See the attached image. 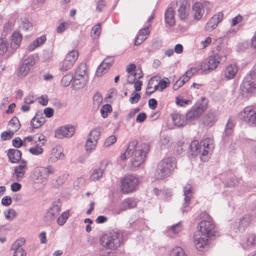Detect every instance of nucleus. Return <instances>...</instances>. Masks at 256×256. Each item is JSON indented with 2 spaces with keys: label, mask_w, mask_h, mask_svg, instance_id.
Returning a JSON list of instances; mask_svg holds the SVG:
<instances>
[{
  "label": "nucleus",
  "mask_w": 256,
  "mask_h": 256,
  "mask_svg": "<svg viewBox=\"0 0 256 256\" xmlns=\"http://www.w3.org/2000/svg\"><path fill=\"white\" fill-rule=\"evenodd\" d=\"M240 115L246 123L250 125L256 124V107L252 106H246Z\"/></svg>",
  "instance_id": "obj_11"
},
{
  "label": "nucleus",
  "mask_w": 256,
  "mask_h": 256,
  "mask_svg": "<svg viewBox=\"0 0 256 256\" xmlns=\"http://www.w3.org/2000/svg\"><path fill=\"white\" fill-rule=\"evenodd\" d=\"M164 18L166 24L168 26H172L175 24L174 11L172 8H168L166 10L165 12Z\"/></svg>",
  "instance_id": "obj_32"
},
{
  "label": "nucleus",
  "mask_w": 256,
  "mask_h": 256,
  "mask_svg": "<svg viewBox=\"0 0 256 256\" xmlns=\"http://www.w3.org/2000/svg\"><path fill=\"white\" fill-rule=\"evenodd\" d=\"M176 167V162L174 158L168 157L162 159L158 164L154 178L162 180L169 176Z\"/></svg>",
  "instance_id": "obj_4"
},
{
  "label": "nucleus",
  "mask_w": 256,
  "mask_h": 256,
  "mask_svg": "<svg viewBox=\"0 0 256 256\" xmlns=\"http://www.w3.org/2000/svg\"><path fill=\"white\" fill-rule=\"evenodd\" d=\"M32 178L36 184H44L48 180L46 174H44L40 167L34 169L32 174Z\"/></svg>",
  "instance_id": "obj_23"
},
{
  "label": "nucleus",
  "mask_w": 256,
  "mask_h": 256,
  "mask_svg": "<svg viewBox=\"0 0 256 256\" xmlns=\"http://www.w3.org/2000/svg\"><path fill=\"white\" fill-rule=\"evenodd\" d=\"M172 118L174 124L178 127H183L188 122L186 115L184 116L179 113L172 114Z\"/></svg>",
  "instance_id": "obj_22"
},
{
  "label": "nucleus",
  "mask_w": 256,
  "mask_h": 256,
  "mask_svg": "<svg viewBox=\"0 0 256 256\" xmlns=\"http://www.w3.org/2000/svg\"><path fill=\"white\" fill-rule=\"evenodd\" d=\"M160 87V91L162 92L170 84V82L168 78L162 79L158 82Z\"/></svg>",
  "instance_id": "obj_59"
},
{
  "label": "nucleus",
  "mask_w": 256,
  "mask_h": 256,
  "mask_svg": "<svg viewBox=\"0 0 256 256\" xmlns=\"http://www.w3.org/2000/svg\"><path fill=\"white\" fill-rule=\"evenodd\" d=\"M94 104L96 106H100L102 101V97L100 94L96 92L93 96Z\"/></svg>",
  "instance_id": "obj_62"
},
{
  "label": "nucleus",
  "mask_w": 256,
  "mask_h": 256,
  "mask_svg": "<svg viewBox=\"0 0 256 256\" xmlns=\"http://www.w3.org/2000/svg\"><path fill=\"white\" fill-rule=\"evenodd\" d=\"M86 66L84 64H80L76 68L75 72L76 76L79 75L80 76H84L88 78V74L87 72Z\"/></svg>",
  "instance_id": "obj_38"
},
{
  "label": "nucleus",
  "mask_w": 256,
  "mask_h": 256,
  "mask_svg": "<svg viewBox=\"0 0 256 256\" xmlns=\"http://www.w3.org/2000/svg\"><path fill=\"white\" fill-rule=\"evenodd\" d=\"M243 17L240 14H238L236 16L234 17L231 22V26H234L236 24H240L242 21Z\"/></svg>",
  "instance_id": "obj_63"
},
{
  "label": "nucleus",
  "mask_w": 256,
  "mask_h": 256,
  "mask_svg": "<svg viewBox=\"0 0 256 256\" xmlns=\"http://www.w3.org/2000/svg\"><path fill=\"white\" fill-rule=\"evenodd\" d=\"M208 100L205 98H201L196 103L186 112L188 122L196 120L202 115L208 108Z\"/></svg>",
  "instance_id": "obj_5"
},
{
  "label": "nucleus",
  "mask_w": 256,
  "mask_h": 256,
  "mask_svg": "<svg viewBox=\"0 0 256 256\" xmlns=\"http://www.w3.org/2000/svg\"><path fill=\"white\" fill-rule=\"evenodd\" d=\"M100 135V128H95L90 131L85 144V150L87 152H91L96 149Z\"/></svg>",
  "instance_id": "obj_10"
},
{
  "label": "nucleus",
  "mask_w": 256,
  "mask_h": 256,
  "mask_svg": "<svg viewBox=\"0 0 256 256\" xmlns=\"http://www.w3.org/2000/svg\"><path fill=\"white\" fill-rule=\"evenodd\" d=\"M225 59V56H220L218 54L210 56L208 59L202 63L200 69L204 72L212 71L216 68L222 60H224Z\"/></svg>",
  "instance_id": "obj_8"
},
{
  "label": "nucleus",
  "mask_w": 256,
  "mask_h": 256,
  "mask_svg": "<svg viewBox=\"0 0 256 256\" xmlns=\"http://www.w3.org/2000/svg\"><path fill=\"white\" fill-rule=\"evenodd\" d=\"M75 132V128L72 126H66L56 130L55 136L58 138L71 137Z\"/></svg>",
  "instance_id": "obj_15"
},
{
  "label": "nucleus",
  "mask_w": 256,
  "mask_h": 256,
  "mask_svg": "<svg viewBox=\"0 0 256 256\" xmlns=\"http://www.w3.org/2000/svg\"><path fill=\"white\" fill-rule=\"evenodd\" d=\"M140 182L138 178L133 174L126 176L121 180L120 190L122 194H128L136 190Z\"/></svg>",
  "instance_id": "obj_7"
},
{
  "label": "nucleus",
  "mask_w": 256,
  "mask_h": 256,
  "mask_svg": "<svg viewBox=\"0 0 256 256\" xmlns=\"http://www.w3.org/2000/svg\"><path fill=\"white\" fill-rule=\"evenodd\" d=\"M4 214L6 220L11 221L16 216L17 213L14 209L8 208L4 211Z\"/></svg>",
  "instance_id": "obj_39"
},
{
  "label": "nucleus",
  "mask_w": 256,
  "mask_h": 256,
  "mask_svg": "<svg viewBox=\"0 0 256 256\" xmlns=\"http://www.w3.org/2000/svg\"><path fill=\"white\" fill-rule=\"evenodd\" d=\"M178 146L180 148L182 151L185 150L187 148L190 149L192 155L196 156L201 154V159L204 161L208 160V156L213 151L214 148V140L211 138H206L201 141L199 144L198 142L194 140L190 144L185 143L181 140L178 142Z\"/></svg>",
  "instance_id": "obj_1"
},
{
  "label": "nucleus",
  "mask_w": 256,
  "mask_h": 256,
  "mask_svg": "<svg viewBox=\"0 0 256 256\" xmlns=\"http://www.w3.org/2000/svg\"><path fill=\"white\" fill-rule=\"evenodd\" d=\"M107 165L108 163L106 162L100 168L94 170L90 176V180L93 181L98 180L102 176Z\"/></svg>",
  "instance_id": "obj_29"
},
{
  "label": "nucleus",
  "mask_w": 256,
  "mask_h": 256,
  "mask_svg": "<svg viewBox=\"0 0 256 256\" xmlns=\"http://www.w3.org/2000/svg\"><path fill=\"white\" fill-rule=\"evenodd\" d=\"M238 70V67L236 64H230L226 67L223 72V74L226 78L231 80L234 78Z\"/></svg>",
  "instance_id": "obj_25"
},
{
  "label": "nucleus",
  "mask_w": 256,
  "mask_h": 256,
  "mask_svg": "<svg viewBox=\"0 0 256 256\" xmlns=\"http://www.w3.org/2000/svg\"><path fill=\"white\" fill-rule=\"evenodd\" d=\"M73 80V76L72 74H68L62 78V82L64 86H68L70 83Z\"/></svg>",
  "instance_id": "obj_53"
},
{
  "label": "nucleus",
  "mask_w": 256,
  "mask_h": 256,
  "mask_svg": "<svg viewBox=\"0 0 256 256\" xmlns=\"http://www.w3.org/2000/svg\"><path fill=\"white\" fill-rule=\"evenodd\" d=\"M251 221V216L248 214H246L240 218L238 222H236L234 225V230L236 232L242 228L244 229L247 226Z\"/></svg>",
  "instance_id": "obj_24"
},
{
  "label": "nucleus",
  "mask_w": 256,
  "mask_h": 256,
  "mask_svg": "<svg viewBox=\"0 0 256 256\" xmlns=\"http://www.w3.org/2000/svg\"><path fill=\"white\" fill-rule=\"evenodd\" d=\"M198 69L196 68H192L188 69L182 76L187 78L188 80L196 72H198Z\"/></svg>",
  "instance_id": "obj_52"
},
{
  "label": "nucleus",
  "mask_w": 256,
  "mask_h": 256,
  "mask_svg": "<svg viewBox=\"0 0 256 256\" xmlns=\"http://www.w3.org/2000/svg\"><path fill=\"white\" fill-rule=\"evenodd\" d=\"M61 209V205L58 202L53 203L47 210L46 218L48 221L54 220L59 214Z\"/></svg>",
  "instance_id": "obj_17"
},
{
  "label": "nucleus",
  "mask_w": 256,
  "mask_h": 256,
  "mask_svg": "<svg viewBox=\"0 0 256 256\" xmlns=\"http://www.w3.org/2000/svg\"><path fill=\"white\" fill-rule=\"evenodd\" d=\"M140 98V95L134 91L132 93V96L130 98L129 101L132 104L136 103Z\"/></svg>",
  "instance_id": "obj_58"
},
{
  "label": "nucleus",
  "mask_w": 256,
  "mask_h": 256,
  "mask_svg": "<svg viewBox=\"0 0 256 256\" xmlns=\"http://www.w3.org/2000/svg\"><path fill=\"white\" fill-rule=\"evenodd\" d=\"M123 235L118 230H112L102 236L100 238V245L104 248L114 250L123 243Z\"/></svg>",
  "instance_id": "obj_3"
},
{
  "label": "nucleus",
  "mask_w": 256,
  "mask_h": 256,
  "mask_svg": "<svg viewBox=\"0 0 256 256\" xmlns=\"http://www.w3.org/2000/svg\"><path fill=\"white\" fill-rule=\"evenodd\" d=\"M137 205V202L133 198H126L118 206L119 214L120 212L126 210L135 208Z\"/></svg>",
  "instance_id": "obj_20"
},
{
  "label": "nucleus",
  "mask_w": 256,
  "mask_h": 256,
  "mask_svg": "<svg viewBox=\"0 0 256 256\" xmlns=\"http://www.w3.org/2000/svg\"><path fill=\"white\" fill-rule=\"evenodd\" d=\"M29 152L33 155L38 156L43 152V148L40 144H36L29 149Z\"/></svg>",
  "instance_id": "obj_43"
},
{
  "label": "nucleus",
  "mask_w": 256,
  "mask_h": 256,
  "mask_svg": "<svg viewBox=\"0 0 256 256\" xmlns=\"http://www.w3.org/2000/svg\"><path fill=\"white\" fill-rule=\"evenodd\" d=\"M35 64V59L32 56H30L24 59L16 72V75L20 78H24Z\"/></svg>",
  "instance_id": "obj_9"
},
{
  "label": "nucleus",
  "mask_w": 256,
  "mask_h": 256,
  "mask_svg": "<svg viewBox=\"0 0 256 256\" xmlns=\"http://www.w3.org/2000/svg\"><path fill=\"white\" fill-rule=\"evenodd\" d=\"M9 160L12 163H16L19 161L21 158V152L18 150L12 149L10 150L8 153Z\"/></svg>",
  "instance_id": "obj_35"
},
{
  "label": "nucleus",
  "mask_w": 256,
  "mask_h": 256,
  "mask_svg": "<svg viewBox=\"0 0 256 256\" xmlns=\"http://www.w3.org/2000/svg\"><path fill=\"white\" fill-rule=\"evenodd\" d=\"M88 78L84 76H80L79 75L73 77L72 86L74 89L78 90L82 88L86 84Z\"/></svg>",
  "instance_id": "obj_26"
},
{
  "label": "nucleus",
  "mask_w": 256,
  "mask_h": 256,
  "mask_svg": "<svg viewBox=\"0 0 256 256\" xmlns=\"http://www.w3.org/2000/svg\"><path fill=\"white\" fill-rule=\"evenodd\" d=\"M170 256H186L183 250L180 247L174 248L170 252Z\"/></svg>",
  "instance_id": "obj_51"
},
{
  "label": "nucleus",
  "mask_w": 256,
  "mask_h": 256,
  "mask_svg": "<svg viewBox=\"0 0 256 256\" xmlns=\"http://www.w3.org/2000/svg\"><path fill=\"white\" fill-rule=\"evenodd\" d=\"M46 142L45 136L43 134L36 135L34 136V142L37 143L39 142L42 146Z\"/></svg>",
  "instance_id": "obj_61"
},
{
  "label": "nucleus",
  "mask_w": 256,
  "mask_h": 256,
  "mask_svg": "<svg viewBox=\"0 0 256 256\" xmlns=\"http://www.w3.org/2000/svg\"><path fill=\"white\" fill-rule=\"evenodd\" d=\"M184 202L181 210L182 212L190 210V205L192 196V187L190 184H187L184 188Z\"/></svg>",
  "instance_id": "obj_14"
},
{
  "label": "nucleus",
  "mask_w": 256,
  "mask_h": 256,
  "mask_svg": "<svg viewBox=\"0 0 256 256\" xmlns=\"http://www.w3.org/2000/svg\"><path fill=\"white\" fill-rule=\"evenodd\" d=\"M200 218L203 220L198 225V232L201 234L210 236L212 234L215 225L212 218L206 212L200 214Z\"/></svg>",
  "instance_id": "obj_6"
},
{
  "label": "nucleus",
  "mask_w": 256,
  "mask_h": 256,
  "mask_svg": "<svg viewBox=\"0 0 256 256\" xmlns=\"http://www.w3.org/2000/svg\"><path fill=\"white\" fill-rule=\"evenodd\" d=\"M208 236L196 232L194 236V244L196 248L199 251H202L208 245Z\"/></svg>",
  "instance_id": "obj_13"
},
{
  "label": "nucleus",
  "mask_w": 256,
  "mask_h": 256,
  "mask_svg": "<svg viewBox=\"0 0 256 256\" xmlns=\"http://www.w3.org/2000/svg\"><path fill=\"white\" fill-rule=\"evenodd\" d=\"M149 151V146L143 143L138 145L136 140L130 142L127 147V156L130 158L132 166L138 168L144 162L146 154Z\"/></svg>",
  "instance_id": "obj_2"
},
{
  "label": "nucleus",
  "mask_w": 256,
  "mask_h": 256,
  "mask_svg": "<svg viewBox=\"0 0 256 256\" xmlns=\"http://www.w3.org/2000/svg\"><path fill=\"white\" fill-rule=\"evenodd\" d=\"M22 38V36L19 32H13L12 36L10 45L12 49H16L19 47L21 43Z\"/></svg>",
  "instance_id": "obj_34"
},
{
  "label": "nucleus",
  "mask_w": 256,
  "mask_h": 256,
  "mask_svg": "<svg viewBox=\"0 0 256 256\" xmlns=\"http://www.w3.org/2000/svg\"><path fill=\"white\" fill-rule=\"evenodd\" d=\"M190 5L186 2H183L178 10V16L180 19L186 22L190 14Z\"/></svg>",
  "instance_id": "obj_18"
},
{
  "label": "nucleus",
  "mask_w": 256,
  "mask_h": 256,
  "mask_svg": "<svg viewBox=\"0 0 256 256\" xmlns=\"http://www.w3.org/2000/svg\"><path fill=\"white\" fill-rule=\"evenodd\" d=\"M224 17L222 12H218L215 14L206 23L205 30L207 32H210L215 29L218 24L222 21Z\"/></svg>",
  "instance_id": "obj_16"
},
{
  "label": "nucleus",
  "mask_w": 256,
  "mask_h": 256,
  "mask_svg": "<svg viewBox=\"0 0 256 256\" xmlns=\"http://www.w3.org/2000/svg\"><path fill=\"white\" fill-rule=\"evenodd\" d=\"M72 22L70 21H66L62 22L56 28V32L58 34H62L66 30Z\"/></svg>",
  "instance_id": "obj_42"
},
{
  "label": "nucleus",
  "mask_w": 256,
  "mask_h": 256,
  "mask_svg": "<svg viewBox=\"0 0 256 256\" xmlns=\"http://www.w3.org/2000/svg\"><path fill=\"white\" fill-rule=\"evenodd\" d=\"M112 111V108L109 104L104 105L100 109V114L102 118H106L108 114Z\"/></svg>",
  "instance_id": "obj_45"
},
{
  "label": "nucleus",
  "mask_w": 256,
  "mask_h": 256,
  "mask_svg": "<svg viewBox=\"0 0 256 256\" xmlns=\"http://www.w3.org/2000/svg\"><path fill=\"white\" fill-rule=\"evenodd\" d=\"M116 141V137L115 136H114V135H112L110 136L109 137H108L104 143V146L105 147H108V146H110L114 144Z\"/></svg>",
  "instance_id": "obj_57"
},
{
  "label": "nucleus",
  "mask_w": 256,
  "mask_h": 256,
  "mask_svg": "<svg viewBox=\"0 0 256 256\" xmlns=\"http://www.w3.org/2000/svg\"><path fill=\"white\" fill-rule=\"evenodd\" d=\"M96 10L101 12L106 6V2L104 0H96Z\"/></svg>",
  "instance_id": "obj_55"
},
{
  "label": "nucleus",
  "mask_w": 256,
  "mask_h": 256,
  "mask_svg": "<svg viewBox=\"0 0 256 256\" xmlns=\"http://www.w3.org/2000/svg\"><path fill=\"white\" fill-rule=\"evenodd\" d=\"M46 120L43 117L34 116L30 122L32 128H38L42 126L45 122Z\"/></svg>",
  "instance_id": "obj_36"
},
{
  "label": "nucleus",
  "mask_w": 256,
  "mask_h": 256,
  "mask_svg": "<svg viewBox=\"0 0 256 256\" xmlns=\"http://www.w3.org/2000/svg\"><path fill=\"white\" fill-rule=\"evenodd\" d=\"M14 132L11 130L4 132L1 134V138L4 140H10L14 136Z\"/></svg>",
  "instance_id": "obj_54"
},
{
  "label": "nucleus",
  "mask_w": 256,
  "mask_h": 256,
  "mask_svg": "<svg viewBox=\"0 0 256 256\" xmlns=\"http://www.w3.org/2000/svg\"><path fill=\"white\" fill-rule=\"evenodd\" d=\"M69 211L66 210L63 212L60 216L57 218V223L59 226H63L66 222L67 219L68 218Z\"/></svg>",
  "instance_id": "obj_40"
},
{
  "label": "nucleus",
  "mask_w": 256,
  "mask_h": 256,
  "mask_svg": "<svg viewBox=\"0 0 256 256\" xmlns=\"http://www.w3.org/2000/svg\"><path fill=\"white\" fill-rule=\"evenodd\" d=\"M182 230V226L180 223H178L174 225L171 226L169 228L170 232H172L174 234H178Z\"/></svg>",
  "instance_id": "obj_56"
},
{
  "label": "nucleus",
  "mask_w": 256,
  "mask_h": 256,
  "mask_svg": "<svg viewBox=\"0 0 256 256\" xmlns=\"http://www.w3.org/2000/svg\"><path fill=\"white\" fill-rule=\"evenodd\" d=\"M114 62V58L113 57L108 56L100 64L108 70L113 64Z\"/></svg>",
  "instance_id": "obj_48"
},
{
  "label": "nucleus",
  "mask_w": 256,
  "mask_h": 256,
  "mask_svg": "<svg viewBox=\"0 0 256 256\" xmlns=\"http://www.w3.org/2000/svg\"><path fill=\"white\" fill-rule=\"evenodd\" d=\"M24 242L22 239L18 240L16 241L12 246L11 250L14 251L12 256H26V252L22 247Z\"/></svg>",
  "instance_id": "obj_19"
},
{
  "label": "nucleus",
  "mask_w": 256,
  "mask_h": 256,
  "mask_svg": "<svg viewBox=\"0 0 256 256\" xmlns=\"http://www.w3.org/2000/svg\"><path fill=\"white\" fill-rule=\"evenodd\" d=\"M28 169L27 162L22 160L18 166L14 168L12 178L14 181L21 182L24 178L26 171Z\"/></svg>",
  "instance_id": "obj_12"
},
{
  "label": "nucleus",
  "mask_w": 256,
  "mask_h": 256,
  "mask_svg": "<svg viewBox=\"0 0 256 256\" xmlns=\"http://www.w3.org/2000/svg\"><path fill=\"white\" fill-rule=\"evenodd\" d=\"M217 120L215 112L210 110L204 116L203 123L208 127H212Z\"/></svg>",
  "instance_id": "obj_28"
},
{
  "label": "nucleus",
  "mask_w": 256,
  "mask_h": 256,
  "mask_svg": "<svg viewBox=\"0 0 256 256\" xmlns=\"http://www.w3.org/2000/svg\"><path fill=\"white\" fill-rule=\"evenodd\" d=\"M242 244L244 247L249 248L256 246V234H248L242 240Z\"/></svg>",
  "instance_id": "obj_30"
},
{
  "label": "nucleus",
  "mask_w": 256,
  "mask_h": 256,
  "mask_svg": "<svg viewBox=\"0 0 256 256\" xmlns=\"http://www.w3.org/2000/svg\"><path fill=\"white\" fill-rule=\"evenodd\" d=\"M46 41V37L45 36H42L38 38L36 40H34L27 47L26 49L30 52L33 51L36 48L44 44Z\"/></svg>",
  "instance_id": "obj_31"
},
{
  "label": "nucleus",
  "mask_w": 256,
  "mask_h": 256,
  "mask_svg": "<svg viewBox=\"0 0 256 256\" xmlns=\"http://www.w3.org/2000/svg\"><path fill=\"white\" fill-rule=\"evenodd\" d=\"M44 174H46V177L48 180V176L50 174H53L55 172V169L52 165H48L46 166L40 167Z\"/></svg>",
  "instance_id": "obj_44"
},
{
  "label": "nucleus",
  "mask_w": 256,
  "mask_h": 256,
  "mask_svg": "<svg viewBox=\"0 0 256 256\" xmlns=\"http://www.w3.org/2000/svg\"><path fill=\"white\" fill-rule=\"evenodd\" d=\"M72 67L73 66L64 60L62 65L60 68V70L62 72H66L70 70Z\"/></svg>",
  "instance_id": "obj_60"
},
{
  "label": "nucleus",
  "mask_w": 256,
  "mask_h": 256,
  "mask_svg": "<svg viewBox=\"0 0 256 256\" xmlns=\"http://www.w3.org/2000/svg\"><path fill=\"white\" fill-rule=\"evenodd\" d=\"M101 25L98 23L94 25L92 29V36L94 38H98L101 34Z\"/></svg>",
  "instance_id": "obj_41"
},
{
  "label": "nucleus",
  "mask_w": 256,
  "mask_h": 256,
  "mask_svg": "<svg viewBox=\"0 0 256 256\" xmlns=\"http://www.w3.org/2000/svg\"><path fill=\"white\" fill-rule=\"evenodd\" d=\"M173 140L168 136L164 135L160 137L159 144L162 150H166L171 146Z\"/></svg>",
  "instance_id": "obj_33"
},
{
  "label": "nucleus",
  "mask_w": 256,
  "mask_h": 256,
  "mask_svg": "<svg viewBox=\"0 0 256 256\" xmlns=\"http://www.w3.org/2000/svg\"><path fill=\"white\" fill-rule=\"evenodd\" d=\"M234 126V122L230 119H229L225 128V134L228 136H230L233 132Z\"/></svg>",
  "instance_id": "obj_46"
},
{
  "label": "nucleus",
  "mask_w": 256,
  "mask_h": 256,
  "mask_svg": "<svg viewBox=\"0 0 256 256\" xmlns=\"http://www.w3.org/2000/svg\"><path fill=\"white\" fill-rule=\"evenodd\" d=\"M24 104H30L35 102V98L33 94H30L24 98Z\"/></svg>",
  "instance_id": "obj_64"
},
{
  "label": "nucleus",
  "mask_w": 256,
  "mask_h": 256,
  "mask_svg": "<svg viewBox=\"0 0 256 256\" xmlns=\"http://www.w3.org/2000/svg\"><path fill=\"white\" fill-rule=\"evenodd\" d=\"M192 10L194 18L197 20H200L204 12L203 5L200 2H196L193 4Z\"/></svg>",
  "instance_id": "obj_27"
},
{
  "label": "nucleus",
  "mask_w": 256,
  "mask_h": 256,
  "mask_svg": "<svg viewBox=\"0 0 256 256\" xmlns=\"http://www.w3.org/2000/svg\"><path fill=\"white\" fill-rule=\"evenodd\" d=\"M8 126L11 130L16 132L20 128V123L18 118L14 116L9 122Z\"/></svg>",
  "instance_id": "obj_37"
},
{
  "label": "nucleus",
  "mask_w": 256,
  "mask_h": 256,
  "mask_svg": "<svg viewBox=\"0 0 256 256\" xmlns=\"http://www.w3.org/2000/svg\"><path fill=\"white\" fill-rule=\"evenodd\" d=\"M78 56V52L77 50H72L70 51L66 56V58H68L70 60L75 64Z\"/></svg>",
  "instance_id": "obj_49"
},
{
  "label": "nucleus",
  "mask_w": 256,
  "mask_h": 256,
  "mask_svg": "<svg viewBox=\"0 0 256 256\" xmlns=\"http://www.w3.org/2000/svg\"><path fill=\"white\" fill-rule=\"evenodd\" d=\"M176 103L178 106H184L191 104L192 102L189 100H184L182 97L177 96L176 98Z\"/></svg>",
  "instance_id": "obj_50"
},
{
  "label": "nucleus",
  "mask_w": 256,
  "mask_h": 256,
  "mask_svg": "<svg viewBox=\"0 0 256 256\" xmlns=\"http://www.w3.org/2000/svg\"><path fill=\"white\" fill-rule=\"evenodd\" d=\"M8 44L4 38H0V55L4 56L8 50Z\"/></svg>",
  "instance_id": "obj_47"
},
{
  "label": "nucleus",
  "mask_w": 256,
  "mask_h": 256,
  "mask_svg": "<svg viewBox=\"0 0 256 256\" xmlns=\"http://www.w3.org/2000/svg\"><path fill=\"white\" fill-rule=\"evenodd\" d=\"M150 24H148L144 28L139 30L136 37L135 38L134 45L139 46L145 40L150 33L149 28Z\"/></svg>",
  "instance_id": "obj_21"
}]
</instances>
